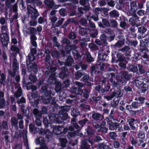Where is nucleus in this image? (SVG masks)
<instances>
[{
	"instance_id": "1",
	"label": "nucleus",
	"mask_w": 149,
	"mask_h": 149,
	"mask_svg": "<svg viewBox=\"0 0 149 149\" xmlns=\"http://www.w3.org/2000/svg\"><path fill=\"white\" fill-rule=\"evenodd\" d=\"M99 82L100 85L95 87V90L100 93L106 94L110 88L111 84L108 79L103 77L102 78L100 79Z\"/></svg>"
},
{
	"instance_id": "2",
	"label": "nucleus",
	"mask_w": 149,
	"mask_h": 149,
	"mask_svg": "<svg viewBox=\"0 0 149 149\" xmlns=\"http://www.w3.org/2000/svg\"><path fill=\"white\" fill-rule=\"evenodd\" d=\"M28 13L31 14V17L33 20L30 22V25L31 26H35L37 24V22L35 21L37 19L39 15V13L38 10L34 8L31 7L30 5H28L27 8Z\"/></svg>"
},
{
	"instance_id": "3",
	"label": "nucleus",
	"mask_w": 149,
	"mask_h": 149,
	"mask_svg": "<svg viewBox=\"0 0 149 149\" xmlns=\"http://www.w3.org/2000/svg\"><path fill=\"white\" fill-rule=\"evenodd\" d=\"M131 77V75L129 74L128 72L123 71L121 72L120 75L116 76V80L117 82L126 83L127 81L130 79Z\"/></svg>"
},
{
	"instance_id": "4",
	"label": "nucleus",
	"mask_w": 149,
	"mask_h": 149,
	"mask_svg": "<svg viewBox=\"0 0 149 149\" xmlns=\"http://www.w3.org/2000/svg\"><path fill=\"white\" fill-rule=\"evenodd\" d=\"M53 133L56 135L65 134L68 131L67 127H64L63 126L51 125Z\"/></svg>"
},
{
	"instance_id": "5",
	"label": "nucleus",
	"mask_w": 149,
	"mask_h": 149,
	"mask_svg": "<svg viewBox=\"0 0 149 149\" xmlns=\"http://www.w3.org/2000/svg\"><path fill=\"white\" fill-rule=\"evenodd\" d=\"M31 99L30 100L31 104L33 107H36L39 104L40 101L42 100V97L39 96L37 93H31Z\"/></svg>"
},
{
	"instance_id": "6",
	"label": "nucleus",
	"mask_w": 149,
	"mask_h": 149,
	"mask_svg": "<svg viewBox=\"0 0 149 149\" xmlns=\"http://www.w3.org/2000/svg\"><path fill=\"white\" fill-rule=\"evenodd\" d=\"M88 84H86L83 89H82V92L81 94H79L81 97H83L86 99H87L89 96V94L92 89L91 83L87 82Z\"/></svg>"
},
{
	"instance_id": "7",
	"label": "nucleus",
	"mask_w": 149,
	"mask_h": 149,
	"mask_svg": "<svg viewBox=\"0 0 149 149\" xmlns=\"http://www.w3.org/2000/svg\"><path fill=\"white\" fill-rule=\"evenodd\" d=\"M139 47L141 50V51H144V52L148 53L149 52L148 48H149V38L140 40Z\"/></svg>"
},
{
	"instance_id": "8",
	"label": "nucleus",
	"mask_w": 149,
	"mask_h": 149,
	"mask_svg": "<svg viewBox=\"0 0 149 149\" xmlns=\"http://www.w3.org/2000/svg\"><path fill=\"white\" fill-rule=\"evenodd\" d=\"M131 15L132 17L130 18L129 20V23L132 26H136L137 27L142 25V23H140L139 18L136 13Z\"/></svg>"
},
{
	"instance_id": "9",
	"label": "nucleus",
	"mask_w": 149,
	"mask_h": 149,
	"mask_svg": "<svg viewBox=\"0 0 149 149\" xmlns=\"http://www.w3.org/2000/svg\"><path fill=\"white\" fill-rule=\"evenodd\" d=\"M22 82L23 88L24 89H26L27 90H31L32 91H35L37 89V86L33 85L31 82H26L24 77L22 79Z\"/></svg>"
},
{
	"instance_id": "10",
	"label": "nucleus",
	"mask_w": 149,
	"mask_h": 149,
	"mask_svg": "<svg viewBox=\"0 0 149 149\" xmlns=\"http://www.w3.org/2000/svg\"><path fill=\"white\" fill-rule=\"evenodd\" d=\"M26 66L27 69L30 72L31 74H36L38 72V67L37 64L34 62L33 63L28 64V62H26Z\"/></svg>"
},
{
	"instance_id": "11",
	"label": "nucleus",
	"mask_w": 149,
	"mask_h": 149,
	"mask_svg": "<svg viewBox=\"0 0 149 149\" xmlns=\"http://www.w3.org/2000/svg\"><path fill=\"white\" fill-rule=\"evenodd\" d=\"M141 49L139 47L138 49L139 52L136 53L135 55L133 56V59L135 60L134 61H137L141 59H142L143 58L144 59H147L148 58V53L144 51H141Z\"/></svg>"
},
{
	"instance_id": "12",
	"label": "nucleus",
	"mask_w": 149,
	"mask_h": 149,
	"mask_svg": "<svg viewBox=\"0 0 149 149\" xmlns=\"http://www.w3.org/2000/svg\"><path fill=\"white\" fill-rule=\"evenodd\" d=\"M40 92L46 97L52 98L55 95L54 91L50 90H48V86L47 85L42 86L40 89Z\"/></svg>"
},
{
	"instance_id": "13",
	"label": "nucleus",
	"mask_w": 149,
	"mask_h": 149,
	"mask_svg": "<svg viewBox=\"0 0 149 149\" xmlns=\"http://www.w3.org/2000/svg\"><path fill=\"white\" fill-rule=\"evenodd\" d=\"M50 123H55L59 124L63 121L61 117L58 114H52L49 116Z\"/></svg>"
},
{
	"instance_id": "14",
	"label": "nucleus",
	"mask_w": 149,
	"mask_h": 149,
	"mask_svg": "<svg viewBox=\"0 0 149 149\" xmlns=\"http://www.w3.org/2000/svg\"><path fill=\"white\" fill-rule=\"evenodd\" d=\"M69 109L67 107H64L62 108L59 111L58 113L63 119V120H65L69 118L67 112L68 111Z\"/></svg>"
},
{
	"instance_id": "15",
	"label": "nucleus",
	"mask_w": 149,
	"mask_h": 149,
	"mask_svg": "<svg viewBox=\"0 0 149 149\" xmlns=\"http://www.w3.org/2000/svg\"><path fill=\"white\" fill-rule=\"evenodd\" d=\"M1 41L2 45L6 46L9 42V35L7 32L2 33L0 35Z\"/></svg>"
},
{
	"instance_id": "16",
	"label": "nucleus",
	"mask_w": 149,
	"mask_h": 149,
	"mask_svg": "<svg viewBox=\"0 0 149 149\" xmlns=\"http://www.w3.org/2000/svg\"><path fill=\"white\" fill-rule=\"evenodd\" d=\"M77 46L73 44L70 45H67L65 49V51H62L61 54L63 55V57H65L66 53H69L71 51L72 52V51L74 49H77Z\"/></svg>"
},
{
	"instance_id": "17",
	"label": "nucleus",
	"mask_w": 149,
	"mask_h": 149,
	"mask_svg": "<svg viewBox=\"0 0 149 149\" xmlns=\"http://www.w3.org/2000/svg\"><path fill=\"white\" fill-rule=\"evenodd\" d=\"M102 140V138L99 136H93L88 137L89 143L93 146L95 143L99 142Z\"/></svg>"
},
{
	"instance_id": "18",
	"label": "nucleus",
	"mask_w": 149,
	"mask_h": 149,
	"mask_svg": "<svg viewBox=\"0 0 149 149\" xmlns=\"http://www.w3.org/2000/svg\"><path fill=\"white\" fill-rule=\"evenodd\" d=\"M69 76L68 68L66 67H62L61 68V71L59 74V77L61 79H66Z\"/></svg>"
},
{
	"instance_id": "19",
	"label": "nucleus",
	"mask_w": 149,
	"mask_h": 149,
	"mask_svg": "<svg viewBox=\"0 0 149 149\" xmlns=\"http://www.w3.org/2000/svg\"><path fill=\"white\" fill-rule=\"evenodd\" d=\"M147 30L146 28L143 26L139 27L138 29L137 38L139 39L145 38L146 36L145 33Z\"/></svg>"
},
{
	"instance_id": "20",
	"label": "nucleus",
	"mask_w": 149,
	"mask_h": 149,
	"mask_svg": "<svg viewBox=\"0 0 149 149\" xmlns=\"http://www.w3.org/2000/svg\"><path fill=\"white\" fill-rule=\"evenodd\" d=\"M137 0L130 2V8L129 11V13L130 14L135 13L138 10L137 4Z\"/></svg>"
},
{
	"instance_id": "21",
	"label": "nucleus",
	"mask_w": 149,
	"mask_h": 149,
	"mask_svg": "<svg viewBox=\"0 0 149 149\" xmlns=\"http://www.w3.org/2000/svg\"><path fill=\"white\" fill-rule=\"evenodd\" d=\"M20 109L23 115L26 116L27 119L29 118V107H26L22 104L20 106Z\"/></svg>"
},
{
	"instance_id": "22",
	"label": "nucleus",
	"mask_w": 149,
	"mask_h": 149,
	"mask_svg": "<svg viewBox=\"0 0 149 149\" xmlns=\"http://www.w3.org/2000/svg\"><path fill=\"white\" fill-rule=\"evenodd\" d=\"M127 121L131 129L132 130H135L136 127L135 125H137V123L136 122L135 119L134 118L129 117L128 118Z\"/></svg>"
},
{
	"instance_id": "23",
	"label": "nucleus",
	"mask_w": 149,
	"mask_h": 149,
	"mask_svg": "<svg viewBox=\"0 0 149 149\" xmlns=\"http://www.w3.org/2000/svg\"><path fill=\"white\" fill-rule=\"evenodd\" d=\"M107 123L109 125V129L110 130H114L118 128L119 127V124L117 123H113L112 121L109 120H107Z\"/></svg>"
},
{
	"instance_id": "24",
	"label": "nucleus",
	"mask_w": 149,
	"mask_h": 149,
	"mask_svg": "<svg viewBox=\"0 0 149 149\" xmlns=\"http://www.w3.org/2000/svg\"><path fill=\"white\" fill-rule=\"evenodd\" d=\"M108 54L106 53L104 51H100L98 53V59L100 60L107 61L108 60Z\"/></svg>"
},
{
	"instance_id": "25",
	"label": "nucleus",
	"mask_w": 149,
	"mask_h": 149,
	"mask_svg": "<svg viewBox=\"0 0 149 149\" xmlns=\"http://www.w3.org/2000/svg\"><path fill=\"white\" fill-rule=\"evenodd\" d=\"M41 133L43 137H44L45 139H47V140L51 138L52 136V132L48 129L44 130Z\"/></svg>"
},
{
	"instance_id": "26",
	"label": "nucleus",
	"mask_w": 149,
	"mask_h": 149,
	"mask_svg": "<svg viewBox=\"0 0 149 149\" xmlns=\"http://www.w3.org/2000/svg\"><path fill=\"white\" fill-rule=\"evenodd\" d=\"M33 115L36 118H41L42 115L41 113L38 109L34 108L33 110L30 113V116H31L33 117Z\"/></svg>"
},
{
	"instance_id": "27",
	"label": "nucleus",
	"mask_w": 149,
	"mask_h": 149,
	"mask_svg": "<svg viewBox=\"0 0 149 149\" xmlns=\"http://www.w3.org/2000/svg\"><path fill=\"white\" fill-rule=\"evenodd\" d=\"M88 138L87 139L82 140L81 142L80 149H89L90 146L88 144Z\"/></svg>"
},
{
	"instance_id": "28",
	"label": "nucleus",
	"mask_w": 149,
	"mask_h": 149,
	"mask_svg": "<svg viewBox=\"0 0 149 149\" xmlns=\"http://www.w3.org/2000/svg\"><path fill=\"white\" fill-rule=\"evenodd\" d=\"M92 118L94 120H102L104 118L103 115H102L99 113L95 112L93 114L92 116Z\"/></svg>"
},
{
	"instance_id": "29",
	"label": "nucleus",
	"mask_w": 149,
	"mask_h": 149,
	"mask_svg": "<svg viewBox=\"0 0 149 149\" xmlns=\"http://www.w3.org/2000/svg\"><path fill=\"white\" fill-rule=\"evenodd\" d=\"M127 68L130 71L133 72H136L137 73L138 72L137 64H129L128 65Z\"/></svg>"
},
{
	"instance_id": "30",
	"label": "nucleus",
	"mask_w": 149,
	"mask_h": 149,
	"mask_svg": "<svg viewBox=\"0 0 149 149\" xmlns=\"http://www.w3.org/2000/svg\"><path fill=\"white\" fill-rule=\"evenodd\" d=\"M137 65L138 68L137 74H143L146 72V69L144 65L141 64H137Z\"/></svg>"
},
{
	"instance_id": "31",
	"label": "nucleus",
	"mask_w": 149,
	"mask_h": 149,
	"mask_svg": "<svg viewBox=\"0 0 149 149\" xmlns=\"http://www.w3.org/2000/svg\"><path fill=\"white\" fill-rule=\"evenodd\" d=\"M71 91L72 93L76 95H79L81 94L82 92V89L80 88L73 87L71 89Z\"/></svg>"
},
{
	"instance_id": "32",
	"label": "nucleus",
	"mask_w": 149,
	"mask_h": 149,
	"mask_svg": "<svg viewBox=\"0 0 149 149\" xmlns=\"http://www.w3.org/2000/svg\"><path fill=\"white\" fill-rule=\"evenodd\" d=\"M55 74H50V76L47 80L48 83L50 85H53L58 79L55 77Z\"/></svg>"
},
{
	"instance_id": "33",
	"label": "nucleus",
	"mask_w": 149,
	"mask_h": 149,
	"mask_svg": "<svg viewBox=\"0 0 149 149\" xmlns=\"http://www.w3.org/2000/svg\"><path fill=\"white\" fill-rule=\"evenodd\" d=\"M68 8L72 11V13H71V15L74 16L76 15V10L77 6H76L75 4L69 3L68 4Z\"/></svg>"
},
{
	"instance_id": "34",
	"label": "nucleus",
	"mask_w": 149,
	"mask_h": 149,
	"mask_svg": "<svg viewBox=\"0 0 149 149\" xmlns=\"http://www.w3.org/2000/svg\"><path fill=\"white\" fill-rule=\"evenodd\" d=\"M18 119L16 117H11V125L12 126L14 127L16 130H18L19 128L18 126Z\"/></svg>"
},
{
	"instance_id": "35",
	"label": "nucleus",
	"mask_w": 149,
	"mask_h": 149,
	"mask_svg": "<svg viewBox=\"0 0 149 149\" xmlns=\"http://www.w3.org/2000/svg\"><path fill=\"white\" fill-rule=\"evenodd\" d=\"M74 62V59L72 56L70 55L68 56L67 57L66 59L65 63V65L67 66H71Z\"/></svg>"
},
{
	"instance_id": "36",
	"label": "nucleus",
	"mask_w": 149,
	"mask_h": 149,
	"mask_svg": "<svg viewBox=\"0 0 149 149\" xmlns=\"http://www.w3.org/2000/svg\"><path fill=\"white\" fill-rule=\"evenodd\" d=\"M54 82H55L54 84L55 86L54 90L56 93H58L62 90V87H63L62 85L61 82L58 80Z\"/></svg>"
},
{
	"instance_id": "37",
	"label": "nucleus",
	"mask_w": 149,
	"mask_h": 149,
	"mask_svg": "<svg viewBox=\"0 0 149 149\" xmlns=\"http://www.w3.org/2000/svg\"><path fill=\"white\" fill-rule=\"evenodd\" d=\"M126 108L127 110L129 111V113L132 117L136 116V114H139L140 113V111L141 110V109H140V110L138 109L136 110H133V109H132L131 108H130H130L127 107H126Z\"/></svg>"
},
{
	"instance_id": "38",
	"label": "nucleus",
	"mask_w": 149,
	"mask_h": 149,
	"mask_svg": "<svg viewBox=\"0 0 149 149\" xmlns=\"http://www.w3.org/2000/svg\"><path fill=\"white\" fill-rule=\"evenodd\" d=\"M119 15V12L116 10H113L109 13V15L111 18L117 19Z\"/></svg>"
},
{
	"instance_id": "39",
	"label": "nucleus",
	"mask_w": 149,
	"mask_h": 149,
	"mask_svg": "<svg viewBox=\"0 0 149 149\" xmlns=\"http://www.w3.org/2000/svg\"><path fill=\"white\" fill-rule=\"evenodd\" d=\"M138 88L141 93H144L147 90L148 86L146 83H143L138 86Z\"/></svg>"
},
{
	"instance_id": "40",
	"label": "nucleus",
	"mask_w": 149,
	"mask_h": 149,
	"mask_svg": "<svg viewBox=\"0 0 149 149\" xmlns=\"http://www.w3.org/2000/svg\"><path fill=\"white\" fill-rule=\"evenodd\" d=\"M86 130V133L89 137L92 136H93L94 134L95 130L92 127L88 126Z\"/></svg>"
},
{
	"instance_id": "41",
	"label": "nucleus",
	"mask_w": 149,
	"mask_h": 149,
	"mask_svg": "<svg viewBox=\"0 0 149 149\" xmlns=\"http://www.w3.org/2000/svg\"><path fill=\"white\" fill-rule=\"evenodd\" d=\"M141 106L138 103V102L134 101L132 102L131 105H127L126 107H129L130 109V108L133 109H138L139 107Z\"/></svg>"
},
{
	"instance_id": "42",
	"label": "nucleus",
	"mask_w": 149,
	"mask_h": 149,
	"mask_svg": "<svg viewBox=\"0 0 149 149\" xmlns=\"http://www.w3.org/2000/svg\"><path fill=\"white\" fill-rule=\"evenodd\" d=\"M80 126L77 123H72V124H71V125L69 126L68 130L70 131H73L74 130V129L78 130Z\"/></svg>"
},
{
	"instance_id": "43",
	"label": "nucleus",
	"mask_w": 149,
	"mask_h": 149,
	"mask_svg": "<svg viewBox=\"0 0 149 149\" xmlns=\"http://www.w3.org/2000/svg\"><path fill=\"white\" fill-rule=\"evenodd\" d=\"M130 48L128 46H125L123 47L120 49V51L123 52H125L124 53L126 56H129L130 55Z\"/></svg>"
},
{
	"instance_id": "44",
	"label": "nucleus",
	"mask_w": 149,
	"mask_h": 149,
	"mask_svg": "<svg viewBox=\"0 0 149 149\" xmlns=\"http://www.w3.org/2000/svg\"><path fill=\"white\" fill-rule=\"evenodd\" d=\"M134 82L136 84V86L138 87L144 83L142 77L140 76L136 78L134 80Z\"/></svg>"
},
{
	"instance_id": "45",
	"label": "nucleus",
	"mask_w": 149,
	"mask_h": 149,
	"mask_svg": "<svg viewBox=\"0 0 149 149\" xmlns=\"http://www.w3.org/2000/svg\"><path fill=\"white\" fill-rule=\"evenodd\" d=\"M9 8V12L10 13H17L18 11V6L17 3H15L12 6L11 5Z\"/></svg>"
},
{
	"instance_id": "46",
	"label": "nucleus",
	"mask_w": 149,
	"mask_h": 149,
	"mask_svg": "<svg viewBox=\"0 0 149 149\" xmlns=\"http://www.w3.org/2000/svg\"><path fill=\"white\" fill-rule=\"evenodd\" d=\"M85 74V73L83 72V70H80L77 71V72H75L74 74L75 78L77 80H78L82 76L84 75Z\"/></svg>"
},
{
	"instance_id": "47",
	"label": "nucleus",
	"mask_w": 149,
	"mask_h": 149,
	"mask_svg": "<svg viewBox=\"0 0 149 149\" xmlns=\"http://www.w3.org/2000/svg\"><path fill=\"white\" fill-rule=\"evenodd\" d=\"M97 149H111L104 143H99L97 146Z\"/></svg>"
},
{
	"instance_id": "48",
	"label": "nucleus",
	"mask_w": 149,
	"mask_h": 149,
	"mask_svg": "<svg viewBox=\"0 0 149 149\" xmlns=\"http://www.w3.org/2000/svg\"><path fill=\"white\" fill-rule=\"evenodd\" d=\"M89 29H88L84 28L81 27H79V33L82 36L88 35Z\"/></svg>"
},
{
	"instance_id": "49",
	"label": "nucleus",
	"mask_w": 149,
	"mask_h": 149,
	"mask_svg": "<svg viewBox=\"0 0 149 149\" xmlns=\"http://www.w3.org/2000/svg\"><path fill=\"white\" fill-rule=\"evenodd\" d=\"M8 128V124L6 121H3L2 122H0V131L2 130H6Z\"/></svg>"
},
{
	"instance_id": "50",
	"label": "nucleus",
	"mask_w": 149,
	"mask_h": 149,
	"mask_svg": "<svg viewBox=\"0 0 149 149\" xmlns=\"http://www.w3.org/2000/svg\"><path fill=\"white\" fill-rule=\"evenodd\" d=\"M86 55V60L87 62L90 63L93 62L94 61L93 58L91 56V53L88 51H86L85 52Z\"/></svg>"
},
{
	"instance_id": "51",
	"label": "nucleus",
	"mask_w": 149,
	"mask_h": 149,
	"mask_svg": "<svg viewBox=\"0 0 149 149\" xmlns=\"http://www.w3.org/2000/svg\"><path fill=\"white\" fill-rule=\"evenodd\" d=\"M44 3L49 8H53L55 3L53 0H45Z\"/></svg>"
},
{
	"instance_id": "52",
	"label": "nucleus",
	"mask_w": 149,
	"mask_h": 149,
	"mask_svg": "<svg viewBox=\"0 0 149 149\" xmlns=\"http://www.w3.org/2000/svg\"><path fill=\"white\" fill-rule=\"evenodd\" d=\"M75 21V20L73 18L68 19L61 26V27L63 28H65L69 24L74 23Z\"/></svg>"
},
{
	"instance_id": "53",
	"label": "nucleus",
	"mask_w": 149,
	"mask_h": 149,
	"mask_svg": "<svg viewBox=\"0 0 149 149\" xmlns=\"http://www.w3.org/2000/svg\"><path fill=\"white\" fill-rule=\"evenodd\" d=\"M72 54L74 56V58L76 60L81 59V56L79 54V52L76 49H74L73 51H72Z\"/></svg>"
},
{
	"instance_id": "54",
	"label": "nucleus",
	"mask_w": 149,
	"mask_h": 149,
	"mask_svg": "<svg viewBox=\"0 0 149 149\" xmlns=\"http://www.w3.org/2000/svg\"><path fill=\"white\" fill-rule=\"evenodd\" d=\"M45 138L42 137H40L38 138L36 140V143L37 144H40V145H44L45 144Z\"/></svg>"
},
{
	"instance_id": "55",
	"label": "nucleus",
	"mask_w": 149,
	"mask_h": 149,
	"mask_svg": "<svg viewBox=\"0 0 149 149\" xmlns=\"http://www.w3.org/2000/svg\"><path fill=\"white\" fill-rule=\"evenodd\" d=\"M124 44V40H119L117 42L113 45L116 48H120L122 47Z\"/></svg>"
},
{
	"instance_id": "56",
	"label": "nucleus",
	"mask_w": 149,
	"mask_h": 149,
	"mask_svg": "<svg viewBox=\"0 0 149 149\" xmlns=\"http://www.w3.org/2000/svg\"><path fill=\"white\" fill-rule=\"evenodd\" d=\"M116 56L117 58V61L118 62H123L125 60L124 56L121 53H118L117 54Z\"/></svg>"
},
{
	"instance_id": "57",
	"label": "nucleus",
	"mask_w": 149,
	"mask_h": 149,
	"mask_svg": "<svg viewBox=\"0 0 149 149\" xmlns=\"http://www.w3.org/2000/svg\"><path fill=\"white\" fill-rule=\"evenodd\" d=\"M6 75L2 73L1 74V78L0 79V84L1 85H5L6 84Z\"/></svg>"
},
{
	"instance_id": "58",
	"label": "nucleus",
	"mask_w": 149,
	"mask_h": 149,
	"mask_svg": "<svg viewBox=\"0 0 149 149\" xmlns=\"http://www.w3.org/2000/svg\"><path fill=\"white\" fill-rule=\"evenodd\" d=\"M22 88L21 87H19L15 92L14 95L16 98H19L22 95Z\"/></svg>"
},
{
	"instance_id": "59",
	"label": "nucleus",
	"mask_w": 149,
	"mask_h": 149,
	"mask_svg": "<svg viewBox=\"0 0 149 149\" xmlns=\"http://www.w3.org/2000/svg\"><path fill=\"white\" fill-rule=\"evenodd\" d=\"M28 58L29 61H28V64H30V63H32L34 62L33 61L35 59V57L34 55L29 53L28 55Z\"/></svg>"
},
{
	"instance_id": "60",
	"label": "nucleus",
	"mask_w": 149,
	"mask_h": 149,
	"mask_svg": "<svg viewBox=\"0 0 149 149\" xmlns=\"http://www.w3.org/2000/svg\"><path fill=\"white\" fill-rule=\"evenodd\" d=\"M70 80L69 79H66L65 81H63L62 85L63 88H67L70 85Z\"/></svg>"
},
{
	"instance_id": "61",
	"label": "nucleus",
	"mask_w": 149,
	"mask_h": 149,
	"mask_svg": "<svg viewBox=\"0 0 149 149\" xmlns=\"http://www.w3.org/2000/svg\"><path fill=\"white\" fill-rule=\"evenodd\" d=\"M108 5L111 7H113L117 0H106Z\"/></svg>"
},
{
	"instance_id": "62",
	"label": "nucleus",
	"mask_w": 149,
	"mask_h": 149,
	"mask_svg": "<svg viewBox=\"0 0 149 149\" xmlns=\"http://www.w3.org/2000/svg\"><path fill=\"white\" fill-rule=\"evenodd\" d=\"M64 19L63 18H61L60 20H59L57 22L56 24H52V27L54 28H55L56 27H59L62 24L63 21Z\"/></svg>"
},
{
	"instance_id": "63",
	"label": "nucleus",
	"mask_w": 149,
	"mask_h": 149,
	"mask_svg": "<svg viewBox=\"0 0 149 149\" xmlns=\"http://www.w3.org/2000/svg\"><path fill=\"white\" fill-rule=\"evenodd\" d=\"M110 25L112 27L116 28L118 26V23L115 20L111 19L110 20Z\"/></svg>"
},
{
	"instance_id": "64",
	"label": "nucleus",
	"mask_w": 149,
	"mask_h": 149,
	"mask_svg": "<svg viewBox=\"0 0 149 149\" xmlns=\"http://www.w3.org/2000/svg\"><path fill=\"white\" fill-rule=\"evenodd\" d=\"M36 75L31 74L29 77L30 80L33 83H35L37 80Z\"/></svg>"
}]
</instances>
